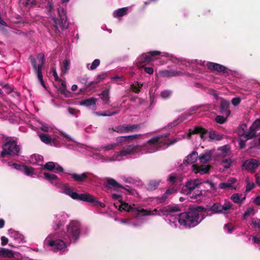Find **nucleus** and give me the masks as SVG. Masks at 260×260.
Segmentation results:
<instances>
[{"label":"nucleus","instance_id":"nucleus-57","mask_svg":"<svg viewBox=\"0 0 260 260\" xmlns=\"http://www.w3.org/2000/svg\"><path fill=\"white\" fill-rule=\"evenodd\" d=\"M61 134L66 137V142H67V143L70 142H72L74 143L75 142V141L72 138H71L69 135H68L67 134L63 133V132H61Z\"/></svg>","mask_w":260,"mask_h":260},{"label":"nucleus","instance_id":"nucleus-29","mask_svg":"<svg viewBox=\"0 0 260 260\" xmlns=\"http://www.w3.org/2000/svg\"><path fill=\"white\" fill-rule=\"evenodd\" d=\"M9 233L11 235V237H13L14 240L17 241L18 243H20L24 241V237L23 235L19 232L10 230L9 231Z\"/></svg>","mask_w":260,"mask_h":260},{"label":"nucleus","instance_id":"nucleus-56","mask_svg":"<svg viewBox=\"0 0 260 260\" xmlns=\"http://www.w3.org/2000/svg\"><path fill=\"white\" fill-rule=\"evenodd\" d=\"M141 86H140L139 84L138 85H131V88L133 91L138 92L140 90Z\"/></svg>","mask_w":260,"mask_h":260},{"label":"nucleus","instance_id":"nucleus-28","mask_svg":"<svg viewBox=\"0 0 260 260\" xmlns=\"http://www.w3.org/2000/svg\"><path fill=\"white\" fill-rule=\"evenodd\" d=\"M128 9V7L118 9L113 12V16L115 18H119L120 17L125 16L127 14Z\"/></svg>","mask_w":260,"mask_h":260},{"label":"nucleus","instance_id":"nucleus-40","mask_svg":"<svg viewBox=\"0 0 260 260\" xmlns=\"http://www.w3.org/2000/svg\"><path fill=\"white\" fill-rule=\"evenodd\" d=\"M107 183L110 187H113L115 188L121 187V186H120L115 180L113 179H108L107 180Z\"/></svg>","mask_w":260,"mask_h":260},{"label":"nucleus","instance_id":"nucleus-6","mask_svg":"<svg viewBox=\"0 0 260 260\" xmlns=\"http://www.w3.org/2000/svg\"><path fill=\"white\" fill-rule=\"evenodd\" d=\"M134 154H138L136 145H128L122 149L119 152L115 153L111 157H105L99 154H95L93 157L101 161H119L122 159L123 157Z\"/></svg>","mask_w":260,"mask_h":260},{"label":"nucleus","instance_id":"nucleus-20","mask_svg":"<svg viewBox=\"0 0 260 260\" xmlns=\"http://www.w3.org/2000/svg\"><path fill=\"white\" fill-rule=\"evenodd\" d=\"M237 182V179L235 178H229L226 182H221L219 185L218 187L220 189H236V187L235 185V183Z\"/></svg>","mask_w":260,"mask_h":260},{"label":"nucleus","instance_id":"nucleus-23","mask_svg":"<svg viewBox=\"0 0 260 260\" xmlns=\"http://www.w3.org/2000/svg\"><path fill=\"white\" fill-rule=\"evenodd\" d=\"M42 168L50 171L55 170L56 172H61L63 170L61 166L52 161L47 162L44 166H42Z\"/></svg>","mask_w":260,"mask_h":260},{"label":"nucleus","instance_id":"nucleus-60","mask_svg":"<svg viewBox=\"0 0 260 260\" xmlns=\"http://www.w3.org/2000/svg\"><path fill=\"white\" fill-rule=\"evenodd\" d=\"M125 190L131 194L135 195V194H137V191L134 189H133L131 187H128L127 188H124Z\"/></svg>","mask_w":260,"mask_h":260},{"label":"nucleus","instance_id":"nucleus-17","mask_svg":"<svg viewBox=\"0 0 260 260\" xmlns=\"http://www.w3.org/2000/svg\"><path fill=\"white\" fill-rule=\"evenodd\" d=\"M198 63H200L201 66H206L208 69L212 70L218 72H223L225 73L226 72V67L214 62H207L200 61Z\"/></svg>","mask_w":260,"mask_h":260},{"label":"nucleus","instance_id":"nucleus-15","mask_svg":"<svg viewBox=\"0 0 260 260\" xmlns=\"http://www.w3.org/2000/svg\"><path fill=\"white\" fill-rule=\"evenodd\" d=\"M112 198L113 200L118 201L117 203H114L116 207H118L120 211L128 210L131 208V205L122 201V196L118 193H113Z\"/></svg>","mask_w":260,"mask_h":260},{"label":"nucleus","instance_id":"nucleus-53","mask_svg":"<svg viewBox=\"0 0 260 260\" xmlns=\"http://www.w3.org/2000/svg\"><path fill=\"white\" fill-rule=\"evenodd\" d=\"M40 128L45 132H51L52 128L46 123H41Z\"/></svg>","mask_w":260,"mask_h":260},{"label":"nucleus","instance_id":"nucleus-16","mask_svg":"<svg viewBox=\"0 0 260 260\" xmlns=\"http://www.w3.org/2000/svg\"><path fill=\"white\" fill-rule=\"evenodd\" d=\"M140 128V124H125L116 127L115 131L119 133H132L138 131Z\"/></svg>","mask_w":260,"mask_h":260},{"label":"nucleus","instance_id":"nucleus-7","mask_svg":"<svg viewBox=\"0 0 260 260\" xmlns=\"http://www.w3.org/2000/svg\"><path fill=\"white\" fill-rule=\"evenodd\" d=\"M161 54V56L168 57L169 59L171 60L173 62H175L178 60L173 55L170 54L166 52L161 53L159 51H151L148 53H143L141 55L137 60L136 63L140 68H143V66H141V63H149L152 61L151 57L155 55Z\"/></svg>","mask_w":260,"mask_h":260},{"label":"nucleus","instance_id":"nucleus-37","mask_svg":"<svg viewBox=\"0 0 260 260\" xmlns=\"http://www.w3.org/2000/svg\"><path fill=\"white\" fill-rule=\"evenodd\" d=\"M245 181L246 183V192H248L255 187V184L249 177L246 178Z\"/></svg>","mask_w":260,"mask_h":260},{"label":"nucleus","instance_id":"nucleus-34","mask_svg":"<svg viewBox=\"0 0 260 260\" xmlns=\"http://www.w3.org/2000/svg\"><path fill=\"white\" fill-rule=\"evenodd\" d=\"M71 177L76 181H82L87 178V174L86 173H83L81 174H77L76 173L70 174Z\"/></svg>","mask_w":260,"mask_h":260},{"label":"nucleus","instance_id":"nucleus-12","mask_svg":"<svg viewBox=\"0 0 260 260\" xmlns=\"http://www.w3.org/2000/svg\"><path fill=\"white\" fill-rule=\"evenodd\" d=\"M58 13L60 17V21L55 17L52 16L50 18L52 24L56 29L58 28H67L68 22L65 10L63 8L60 7L58 9Z\"/></svg>","mask_w":260,"mask_h":260},{"label":"nucleus","instance_id":"nucleus-9","mask_svg":"<svg viewBox=\"0 0 260 260\" xmlns=\"http://www.w3.org/2000/svg\"><path fill=\"white\" fill-rule=\"evenodd\" d=\"M198 134L200 135V138L203 140H205L207 136L209 135V138L211 140H220L222 137L215 132H212L208 134L207 132L204 128L200 127H196L193 129H190L188 131V133L184 135L181 136V137H185V138H188L191 134Z\"/></svg>","mask_w":260,"mask_h":260},{"label":"nucleus","instance_id":"nucleus-54","mask_svg":"<svg viewBox=\"0 0 260 260\" xmlns=\"http://www.w3.org/2000/svg\"><path fill=\"white\" fill-rule=\"evenodd\" d=\"M170 77L179 76L182 75L183 74L181 71L170 70Z\"/></svg>","mask_w":260,"mask_h":260},{"label":"nucleus","instance_id":"nucleus-44","mask_svg":"<svg viewBox=\"0 0 260 260\" xmlns=\"http://www.w3.org/2000/svg\"><path fill=\"white\" fill-rule=\"evenodd\" d=\"M157 75L163 78L170 77V71L169 70H161L158 72Z\"/></svg>","mask_w":260,"mask_h":260},{"label":"nucleus","instance_id":"nucleus-24","mask_svg":"<svg viewBox=\"0 0 260 260\" xmlns=\"http://www.w3.org/2000/svg\"><path fill=\"white\" fill-rule=\"evenodd\" d=\"M214 151L212 150L206 151L199 156V160L201 163L206 164L209 161L212 156L214 157Z\"/></svg>","mask_w":260,"mask_h":260},{"label":"nucleus","instance_id":"nucleus-36","mask_svg":"<svg viewBox=\"0 0 260 260\" xmlns=\"http://www.w3.org/2000/svg\"><path fill=\"white\" fill-rule=\"evenodd\" d=\"M247 126L246 124H242L240 125L238 130V134L239 136H244L247 139V134L248 131L247 132Z\"/></svg>","mask_w":260,"mask_h":260},{"label":"nucleus","instance_id":"nucleus-43","mask_svg":"<svg viewBox=\"0 0 260 260\" xmlns=\"http://www.w3.org/2000/svg\"><path fill=\"white\" fill-rule=\"evenodd\" d=\"M43 157L39 155H34L31 156L30 162L31 164H36L38 161H42Z\"/></svg>","mask_w":260,"mask_h":260},{"label":"nucleus","instance_id":"nucleus-22","mask_svg":"<svg viewBox=\"0 0 260 260\" xmlns=\"http://www.w3.org/2000/svg\"><path fill=\"white\" fill-rule=\"evenodd\" d=\"M191 167L192 171L195 173H199L201 174H205L208 172L211 167L206 165H202L199 167L196 165H192Z\"/></svg>","mask_w":260,"mask_h":260},{"label":"nucleus","instance_id":"nucleus-48","mask_svg":"<svg viewBox=\"0 0 260 260\" xmlns=\"http://www.w3.org/2000/svg\"><path fill=\"white\" fill-rule=\"evenodd\" d=\"M109 91L108 89H106L104 90L102 93L101 94V98L105 101H107L109 100Z\"/></svg>","mask_w":260,"mask_h":260},{"label":"nucleus","instance_id":"nucleus-5","mask_svg":"<svg viewBox=\"0 0 260 260\" xmlns=\"http://www.w3.org/2000/svg\"><path fill=\"white\" fill-rule=\"evenodd\" d=\"M173 208H172L173 209ZM172 208L163 207L161 209H155L153 211L145 210L140 207L131 206V209L124 211H132L136 213V215L132 218H129L128 226L137 228L140 226L143 223V218L142 216L148 215H170Z\"/></svg>","mask_w":260,"mask_h":260},{"label":"nucleus","instance_id":"nucleus-26","mask_svg":"<svg viewBox=\"0 0 260 260\" xmlns=\"http://www.w3.org/2000/svg\"><path fill=\"white\" fill-rule=\"evenodd\" d=\"M176 192V189L174 187H170L158 200L160 203L164 202L170 196L175 193Z\"/></svg>","mask_w":260,"mask_h":260},{"label":"nucleus","instance_id":"nucleus-30","mask_svg":"<svg viewBox=\"0 0 260 260\" xmlns=\"http://www.w3.org/2000/svg\"><path fill=\"white\" fill-rule=\"evenodd\" d=\"M70 60L68 58H65L62 63L60 64V69L61 71V73L63 74H66L70 68Z\"/></svg>","mask_w":260,"mask_h":260},{"label":"nucleus","instance_id":"nucleus-19","mask_svg":"<svg viewBox=\"0 0 260 260\" xmlns=\"http://www.w3.org/2000/svg\"><path fill=\"white\" fill-rule=\"evenodd\" d=\"M198 158H199L198 152L195 151H192L186 156L183 164L181 165L180 168L183 169L187 165L192 164L197 160Z\"/></svg>","mask_w":260,"mask_h":260},{"label":"nucleus","instance_id":"nucleus-13","mask_svg":"<svg viewBox=\"0 0 260 260\" xmlns=\"http://www.w3.org/2000/svg\"><path fill=\"white\" fill-rule=\"evenodd\" d=\"M233 209L232 204L229 201L225 200L223 205L219 203H214L210 208V210L214 214H226Z\"/></svg>","mask_w":260,"mask_h":260},{"label":"nucleus","instance_id":"nucleus-61","mask_svg":"<svg viewBox=\"0 0 260 260\" xmlns=\"http://www.w3.org/2000/svg\"><path fill=\"white\" fill-rule=\"evenodd\" d=\"M240 101L241 100L239 98H235L233 99L232 103L233 105L237 106L240 103Z\"/></svg>","mask_w":260,"mask_h":260},{"label":"nucleus","instance_id":"nucleus-1","mask_svg":"<svg viewBox=\"0 0 260 260\" xmlns=\"http://www.w3.org/2000/svg\"><path fill=\"white\" fill-rule=\"evenodd\" d=\"M68 219L66 214L57 215L53 226L55 232L49 234L44 240V244L53 252L67 253L71 244L77 242L80 237L81 226L77 220L71 221L65 229L60 230Z\"/></svg>","mask_w":260,"mask_h":260},{"label":"nucleus","instance_id":"nucleus-47","mask_svg":"<svg viewBox=\"0 0 260 260\" xmlns=\"http://www.w3.org/2000/svg\"><path fill=\"white\" fill-rule=\"evenodd\" d=\"M126 142L125 136L118 137L116 138V143L115 144H117V146L119 145L124 144Z\"/></svg>","mask_w":260,"mask_h":260},{"label":"nucleus","instance_id":"nucleus-63","mask_svg":"<svg viewBox=\"0 0 260 260\" xmlns=\"http://www.w3.org/2000/svg\"><path fill=\"white\" fill-rule=\"evenodd\" d=\"M8 243V239L5 236L1 237V244L3 246L6 245Z\"/></svg>","mask_w":260,"mask_h":260},{"label":"nucleus","instance_id":"nucleus-8","mask_svg":"<svg viewBox=\"0 0 260 260\" xmlns=\"http://www.w3.org/2000/svg\"><path fill=\"white\" fill-rule=\"evenodd\" d=\"M203 183L200 180L194 179L188 181L186 183V187L188 189L186 194L192 199H197L202 193V190L200 189Z\"/></svg>","mask_w":260,"mask_h":260},{"label":"nucleus","instance_id":"nucleus-14","mask_svg":"<svg viewBox=\"0 0 260 260\" xmlns=\"http://www.w3.org/2000/svg\"><path fill=\"white\" fill-rule=\"evenodd\" d=\"M259 165V160L254 158H250L245 160L243 162L242 165V169L251 173H253L256 171V170Z\"/></svg>","mask_w":260,"mask_h":260},{"label":"nucleus","instance_id":"nucleus-3","mask_svg":"<svg viewBox=\"0 0 260 260\" xmlns=\"http://www.w3.org/2000/svg\"><path fill=\"white\" fill-rule=\"evenodd\" d=\"M43 175L45 179L60 189V192L64 193L75 200L92 203L93 205L98 207H105V204L98 201L92 195L88 193H78L73 191L68 184L62 183L56 175L49 172H44Z\"/></svg>","mask_w":260,"mask_h":260},{"label":"nucleus","instance_id":"nucleus-4","mask_svg":"<svg viewBox=\"0 0 260 260\" xmlns=\"http://www.w3.org/2000/svg\"><path fill=\"white\" fill-rule=\"evenodd\" d=\"M169 136V134H167L164 136L158 135L149 139L145 143L142 145H136L138 154H145L154 153L161 148L167 147L182 139L185 138V137L178 136L173 140H171L166 139Z\"/></svg>","mask_w":260,"mask_h":260},{"label":"nucleus","instance_id":"nucleus-33","mask_svg":"<svg viewBox=\"0 0 260 260\" xmlns=\"http://www.w3.org/2000/svg\"><path fill=\"white\" fill-rule=\"evenodd\" d=\"M96 99L94 98H90L80 103V105L90 107L95 105Z\"/></svg>","mask_w":260,"mask_h":260},{"label":"nucleus","instance_id":"nucleus-38","mask_svg":"<svg viewBox=\"0 0 260 260\" xmlns=\"http://www.w3.org/2000/svg\"><path fill=\"white\" fill-rule=\"evenodd\" d=\"M101 61L99 59H94L92 62L86 64V67L89 70H94L100 64Z\"/></svg>","mask_w":260,"mask_h":260},{"label":"nucleus","instance_id":"nucleus-49","mask_svg":"<svg viewBox=\"0 0 260 260\" xmlns=\"http://www.w3.org/2000/svg\"><path fill=\"white\" fill-rule=\"evenodd\" d=\"M119 112L118 111H116L113 112H108V113H100V112H96L95 114L98 116H112L114 114H116Z\"/></svg>","mask_w":260,"mask_h":260},{"label":"nucleus","instance_id":"nucleus-27","mask_svg":"<svg viewBox=\"0 0 260 260\" xmlns=\"http://www.w3.org/2000/svg\"><path fill=\"white\" fill-rule=\"evenodd\" d=\"M246 196L242 193H234L231 197V200L235 203L241 204L245 200Z\"/></svg>","mask_w":260,"mask_h":260},{"label":"nucleus","instance_id":"nucleus-52","mask_svg":"<svg viewBox=\"0 0 260 260\" xmlns=\"http://www.w3.org/2000/svg\"><path fill=\"white\" fill-rule=\"evenodd\" d=\"M171 94V91L169 90H165L162 91L160 93V95L163 99L168 98L170 96Z\"/></svg>","mask_w":260,"mask_h":260},{"label":"nucleus","instance_id":"nucleus-35","mask_svg":"<svg viewBox=\"0 0 260 260\" xmlns=\"http://www.w3.org/2000/svg\"><path fill=\"white\" fill-rule=\"evenodd\" d=\"M160 182V180H152L150 181L147 185L148 189L150 190L156 189L158 187Z\"/></svg>","mask_w":260,"mask_h":260},{"label":"nucleus","instance_id":"nucleus-42","mask_svg":"<svg viewBox=\"0 0 260 260\" xmlns=\"http://www.w3.org/2000/svg\"><path fill=\"white\" fill-rule=\"evenodd\" d=\"M235 227L231 223L226 224L224 225V230L228 234H231L235 230Z\"/></svg>","mask_w":260,"mask_h":260},{"label":"nucleus","instance_id":"nucleus-32","mask_svg":"<svg viewBox=\"0 0 260 260\" xmlns=\"http://www.w3.org/2000/svg\"><path fill=\"white\" fill-rule=\"evenodd\" d=\"M40 138L42 142L47 144L52 145V143L55 141V139H52L50 136L45 134L40 135Z\"/></svg>","mask_w":260,"mask_h":260},{"label":"nucleus","instance_id":"nucleus-39","mask_svg":"<svg viewBox=\"0 0 260 260\" xmlns=\"http://www.w3.org/2000/svg\"><path fill=\"white\" fill-rule=\"evenodd\" d=\"M23 173L27 176H31L34 173V169L30 167L24 166L22 167Z\"/></svg>","mask_w":260,"mask_h":260},{"label":"nucleus","instance_id":"nucleus-31","mask_svg":"<svg viewBox=\"0 0 260 260\" xmlns=\"http://www.w3.org/2000/svg\"><path fill=\"white\" fill-rule=\"evenodd\" d=\"M14 253L12 250L4 248H0V256L12 258L14 257Z\"/></svg>","mask_w":260,"mask_h":260},{"label":"nucleus","instance_id":"nucleus-58","mask_svg":"<svg viewBox=\"0 0 260 260\" xmlns=\"http://www.w3.org/2000/svg\"><path fill=\"white\" fill-rule=\"evenodd\" d=\"M168 180L169 182L173 183L177 181V178L175 174H171Z\"/></svg>","mask_w":260,"mask_h":260},{"label":"nucleus","instance_id":"nucleus-59","mask_svg":"<svg viewBox=\"0 0 260 260\" xmlns=\"http://www.w3.org/2000/svg\"><path fill=\"white\" fill-rule=\"evenodd\" d=\"M144 135L143 134H135L131 135L133 140L143 139Z\"/></svg>","mask_w":260,"mask_h":260},{"label":"nucleus","instance_id":"nucleus-55","mask_svg":"<svg viewBox=\"0 0 260 260\" xmlns=\"http://www.w3.org/2000/svg\"><path fill=\"white\" fill-rule=\"evenodd\" d=\"M216 121L219 123H223L225 120L226 118L224 117L223 116H217L215 118Z\"/></svg>","mask_w":260,"mask_h":260},{"label":"nucleus","instance_id":"nucleus-45","mask_svg":"<svg viewBox=\"0 0 260 260\" xmlns=\"http://www.w3.org/2000/svg\"><path fill=\"white\" fill-rule=\"evenodd\" d=\"M23 4L26 7H31L36 4V0H22Z\"/></svg>","mask_w":260,"mask_h":260},{"label":"nucleus","instance_id":"nucleus-64","mask_svg":"<svg viewBox=\"0 0 260 260\" xmlns=\"http://www.w3.org/2000/svg\"><path fill=\"white\" fill-rule=\"evenodd\" d=\"M145 71L149 75H151L153 73V69L151 67H145Z\"/></svg>","mask_w":260,"mask_h":260},{"label":"nucleus","instance_id":"nucleus-25","mask_svg":"<svg viewBox=\"0 0 260 260\" xmlns=\"http://www.w3.org/2000/svg\"><path fill=\"white\" fill-rule=\"evenodd\" d=\"M229 102L226 100H222L220 102V109L221 113L228 117L230 114V111L229 110Z\"/></svg>","mask_w":260,"mask_h":260},{"label":"nucleus","instance_id":"nucleus-18","mask_svg":"<svg viewBox=\"0 0 260 260\" xmlns=\"http://www.w3.org/2000/svg\"><path fill=\"white\" fill-rule=\"evenodd\" d=\"M212 151H214L213 154L215 159L219 160L228 155L229 148L225 145L218 148L217 150H212Z\"/></svg>","mask_w":260,"mask_h":260},{"label":"nucleus","instance_id":"nucleus-21","mask_svg":"<svg viewBox=\"0 0 260 260\" xmlns=\"http://www.w3.org/2000/svg\"><path fill=\"white\" fill-rule=\"evenodd\" d=\"M260 129V119H256L250 126L247 135V139H251L255 135V131Z\"/></svg>","mask_w":260,"mask_h":260},{"label":"nucleus","instance_id":"nucleus-2","mask_svg":"<svg viewBox=\"0 0 260 260\" xmlns=\"http://www.w3.org/2000/svg\"><path fill=\"white\" fill-rule=\"evenodd\" d=\"M166 207L172 208L170 215H161L164 216L165 220L172 228L177 227V222L180 226L186 228L190 229L194 228L198 225L205 216L203 214L204 209L202 207H197L190 209L188 212L179 213L180 209L177 206H168Z\"/></svg>","mask_w":260,"mask_h":260},{"label":"nucleus","instance_id":"nucleus-51","mask_svg":"<svg viewBox=\"0 0 260 260\" xmlns=\"http://www.w3.org/2000/svg\"><path fill=\"white\" fill-rule=\"evenodd\" d=\"M254 213V209L252 208H248L244 213V218H246L251 215H253Z\"/></svg>","mask_w":260,"mask_h":260},{"label":"nucleus","instance_id":"nucleus-50","mask_svg":"<svg viewBox=\"0 0 260 260\" xmlns=\"http://www.w3.org/2000/svg\"><path fill=\"white\" fill-rule=\"evenodd\" d=\"M223 166L226 168L228 169L231 167V165L232 163V160L231 159H226L223 160L222 162Z\"/></svg>","mask_w":260,"mask_h":260},{"label":"nucleus","instance_id":"nucleus-11","mask_svg":"<svg viewBox=\"0 0 260 260\" xmlns=\"http://www.w3.org/2000/svg\"><path fill=\"white\" fill-rule=\"evenodd\" d=\"M45 61V56L44 54H39L36 58L31 60V63L37 76L38 80L40 82L41 85L45 87V84L43 79V76L42 74V67L44 65Z\"/></svg>","mask_w":260,"mask_h":260},{"label":"nucleus","instance_id":"nucleus-10","mask_svg":"<svg viewBox=\"0 0 260 260\" xmlns=\"http://www.w3.org/2000/svg\"><path fill=\"white\" fill-rule=\"evenodd\" d=\"M20 147L16 141L12 139L7 140L3 146V150L1 153L2 157L6 155H16L19 154Z\"/></svg>","mask_w":260,"mask_h":260},{"label":"nucleus","instance_id":"nucleus-41","mask_svg":"<svg viewBox=\"0 0 260 260\" xmlns=\"http://www.w3.org/2000/svg\"><path fill=\"white\" fill-rule=\"evenodd\" d=\"M116 146V144H109L104 146L101 147V149L103 150L104 151H108L109 150L113 149Z\"/></svg>","mask_w":260,"mask_h":260},{"label":"nucleus","instance_id":"nucleus-46","mask_svg":"<svg viewBox=\"0 0 260 260\" xmlns=\"http://www.w3.org/2000/svg\"><path fill=\"white\" fill-rule=\"evenodd\" d=\"M251 224L254 229L260 231V219H253L252 220Z\"/></svg>","mask_w":260,"mask_h":260},{"label":"nucleus","instance_id":"nucleus-62","mask_svg":"<svg viewBox=\"0 0 260 260\" xmlns=\"http://www.w3.org/2000/svg\"><path fill=\"white\" fill-rule=\"evenodd\" d=\"M111 79L117 81L119 84H121L122 83V82L123 81L122 77H120L119 76H113L112 77Z\"/></svg>","mask_w":260,"mask_h":260}]
</instances>
